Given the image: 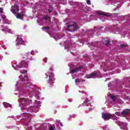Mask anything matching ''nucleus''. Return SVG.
Masks as SVG:
<instances>
[{
    "instance_id": "nucleus-1",
    "label": "nucleus",
    "mask_w": 130,
    "mask_h": 130,
    "mask_svg": "<svg viewBox=\"0 0 130 130\" xmlns=\"http://www.w3.org/2000/svg\"><path fill=\"white\" fill-rule=\"evenodd\" d=\"M47 76H49V79L47 81V86L48 87H53L52 83L55 81V78H54V74L52 72H48Z\"/></svg>"
},
{
    "instance_id": "nucleus-2",
    "label": "nucleus",
    "mask_w": 130,
    "mask_h": 130,
    "mask_svg": "<svg viewBox=\"0 0 130 130\" xmlns=\"http://www.w3.org/2000/svg\"><path fill=\"white\" fill-rule=\"evenodd\" d=\"M31 54H32L31 52H27L24 53L22 55V59H24V61H27V64H30L32 62V58H30V56Z\"/></svg>"
},
{
    "instance_id": "nucleus-3",
    "label": "nucleus",
    "mask_w": 130,
    "mask_h": 130,
    "mask_svg": "<svg viewBox=\"0 0 130 130\" xmlns=\"http://www.w3.org/2000/svg\"><path fill=\"white\" fill-rule=\"evenodd\" d=\"M78 24L75 22H73L72 24L68 25L67 26V30L69 32H74L78 30Z\"/></svg>"
},
{
    "instance_id": "nucleus-4",
    "label": "nucleus",
    "mask_w": 130,
    "mask_h": 130,
    "mask_svg": "<svg viewBox=\"0 0 130 130\" xmlns=\"http://www.w3.org/2000/svg\"><path fill=\"white\" fill-rule=\"evenodd\" d=\"M102 116L104 120H109V119H113V117H114V115L109 113H103Z\"/></svg>"
},
{
    "instance_id": "nucleus-5",
    "label": "nucleus",
    "mask_w": 130,
    "mask_h": 130,
    "mask_svg": "<svg viewBox=\"0 0 130 130\" xmlns=\"http://www.w3.org/2000/svg\"><path fill=\"white\" fill-rule=\"evenodd\" d=\"M28 65L29 64L27 63V61H24L23 60L22 61H21L20 63H19L18 64H17L16 67L17 69H22L23 67H24V68H27V67H28Z\"/></svg>"
},
{
    "instance_id": "nucleus-6",
    "label": "nucleus",
    "mask_w": 130,
    "mask_h": 130,
    "mask_svg": "<svg viewBox=\"0 0 130 130\" xmlns=\"http://www.w3.org/2000/svg\"><path fill=\"white\" fill-rule=\"evenodd\" d=\"M19 6L16 4H14L13 6L11 7V12L13 13L14 15L17 14L18 12H19Z\"/></svg>"
},
{
    "instance_id": "nucleus-7",
    "label": "nucleus",
    "mask_w": 130,
    "mask_h": 130,
    "mask_svg": "<svg viewBox=\"0 0 130 130\" xmlns=\"http://www.w3.org/2000/svg\"><path fill=\"white\" fill-rule=\"evenodd\" d=\"M98 75V73L96 72V71H94L93 72H92L89 75H86V79H94V78H96Z\"/></svg>"
},
{
    "instance_id": "nucleus-8",
    "label": "nucleus",
    "mask_w": 130,
    "mask_h": 130,
    "mask_svg": "<svg viewBox=\"0 0 130 130\" xmlns=\"http://www.w3.org/2000/svg\"><path fill=\"white\" fill-rule=\"evenodd\" d=\"M16 42V45H25V41H24V40H23V39H22L21 38H17Z\"/></svg>"
},
{
    "instance_id": "nucleus-9",
    "label": "nucleus",
    "mask_w": 130,
    "mask_h": 130,
    "mask_svg": "<svg viewBox=\"0 0 130 130\" xmlns=\"http://www.w3.org/2000/svg\"><path fill=\"white\" fill-rule=\"evenodd\" d=\"M84 68V67L83 66H80L79 67H77L73 70H72L70 72V74H75V73H77L78 71H81V70H82V69Z\"/></svg>"
},
{
    "instance_id": "nucleus-10",
    "label": "nucleus",
    "mask_w": 130,
    "mask_h": 130,
    "mask_svg": "<svg viewBox=\"0 0 130 130\" xmlns=\"http://www.w3.org/2000/svg\"><path fill=\"white\" fill-rule=\"evenodd\" d=\"M129 112H130V110L128 109H126L123 110L121 112V114L123 116H125L127 115V114H128V113H129Z\"/></svg>"
},
{
    "instance_id": "nucleus-11",
    "label": "nucleus",
    "mask_w": 130,
    "mask_h": 130,
    "mask_svg": "<svg viewBox=\"0 0 130 130\" xmlns=\"http://www.w3.org/2000/svg\"><path fill=\"white\" fill-rule=\"evenodd\" d=\"M17 19H20V20H23V17H24V13L23 12H20L18 13L16 16Z\"/></svg>"
},
{
    "instance_id": "nucleus-12",
    "label": "nucleus",
    "mask_w": 130,
    "mask_h": 130,
    "mask_svg": "<svg viewBox=\"0 0 130 130\" xmlns=\"http://www.w3.org/2000/svg\"><path fill=\"white\" fill-rule=\"evenodd\" d=\"M19 79H22L21 82H26V81H28V76H27L23 77V75H21V76H19Z\"/></svg>"
},
{
    "instance_id": "nucleus-13",
    "label": "nucleus",
    "mask_w": 130,
    "mask_h": 130,
    "mask_svg": "<svg viewBox=\"0 0 130 130\" xmlns=\"http://www.w3.org/2000/svg\"><path fill=\"white\" fill-rule=\"evenodd\" d=\"M84 104H85L86 106H89V105H90V100H89V99H85L84 101Z\"/></svg>"
},
{
    "instance_id": "nucleus-14",
    "label": "nucleus",
    "mask_w": 130,
    "mask_h": 130,
    "mask_svg": "<svg viewBox=\"0 0 130 130\" xmlns=\"http://www.w3.org/2000/svg\"><path fill=\"white\" fill-rule=\"evenodd\" d=\"M97 13L102 16H106V17H109V15L104 13L102 11H98Z\"/></svg>"
},
{
    "instance_id": "nucleus-15",
    "label": "nucleus",
    "mask_w": 130,
    "mask_h": 130,
    "mask_svg": "<svg viewBox=\"0 0 130 130\" xmlns=\"http://www.w3.org/2000/svg\"><path fill=\"white\" fill-rule=\"evenodd\" d=\"M43 19L44 20H48L49 21H50V20H51V18H50V17H49L47 15H45L43 17Z\"/></svg>"
},
{
    "instance_id": "nucleus-16",
    "label": "nucleus",
    "mask_w": 130,
    "mask_h": 130,
    "mask_svg": "<svg viewBox=\"0 0 130 130\" xmlns=\"http://www.w3.org/2000/svg\"><path fill=\"white\" fill-rule=\"evenodd\" d=\"M109 43H110V41H109V40H106L104 42V44H105V45H109Z\"/></svg>"
},
{
    "instance_id": "nucleus-17",
    "label": "nucleus",
    "mask_w": 130,
    "mask_h": 130,
    "mask_svg": "<svg viewBox=\"0 0 130 130\" xmlns=\"http://www.w3.org/2000/svg\"><path fill=\"white\" fill-rule=\"evenodd\" d=\"M19 101H21L22 103H23V102H27V100H26V99L25 98H23V99H20L19 100Z\"/></svg>"
},
{
    "instance_id": "nucleus-18",
    "label": "nucleus",
    "mask_w": 130,
    "mask_h": 130,
    "mask_svg": "<svg viewBox=\"0 0 130 130\" xmlns=\"http://www.w3.org/2000/svg\"><path fill=\"white\" fill-rule=\"evenodd\" d=\"M20 73H21V74H22L23 75H25V74H27V71H26V70H21L20 71Z\"/></svg>"
},
{
    "instance_id": "nucleus-19",
    "label": "nucleus",
    "mask_w": 130,
    "mask_h": 130,
    "mask_svg": "<svg viewBox=\"0 0 130 130\" xmlns=\"http://www.w3.org/2000/svg\"><path fill=\"white\" fill-rule=\"evenodd\" d=\"M13 68H14V70H16V71H18V67H17V64H14L13 65Z\"/></svg>"
},
{
    "instance_id": "nucleus-20",
    "label": "nucleus",
    "mask_w": 130,
    "mask_h": 130,
    "mask_svg": "<svg viewBox=\"0 0 130 130\" xmlns=\"http://www.w3.org/2000/svg\"><path fill=\"white\" fill-rule=\"evenodd\" d=\"M48 11H49V13H52V11H53V8H50L49 9H48Z\"/></svg>"
},
{
    "instance_id": "nucleus-21",
    "label": "nucleus",
    "mask_w": 130,
    "mask_h": 130,
    "mask_svg": "<svg viewBox=\"0 0 130 130\" xmlns=\"http://www.w3.org/2000/svg\"><path fill=\"white\" fill-rule=\"evenodd\" d=\"M80 82H82V80L81 79H75V83H80Z\"/></svg>"
},
{
    "instance_id": "nucleus-22",
    "label": "nucleus",
    "mask_w": 130,
    "mask_h": 130,
    "mask_svg": "<svg viewBox=\"0 0 130 130\" xmlns=\"http://www.w3.org/2000/svg\"><path fill=\"white\" fill-rule=\"evenodd\" d=\"M86 4L87 5H91V1L90 0H86Z\"/></svg>"
},
{
    "instance_id": "nucleus-23",
    "label": "nucleus",
    "mask_w": 130,
    "mask_h": 130,
    "mask_svg": "<svg viewBox=\"0 0 130 130\" xmlns=\"http://www.w3.org/2000/svg\"><path fill=\"white\" fill-rule=\"evenodd\" d=\"M121 47H122V48H124V47H126V45H125L124 44H122L120 45Z\"/></svg>"
},
{
    "instance_id": "nucleus-24",
    "label": "nucleus",
    "mask_w": 130,
    "mask_h": 130,
    "mask_svg": "<svg viewBox=\"0 0 130 130\" xmlns=\"http://www.w3.org/2000/svg\"><path fill=\"white\" fill-rule=\"evenodd\" d=\"M111 99L112 100H113V101H115V96H114V95H111Z\"/></svg>"
},
{
    "instance_id": "nucleus-25",
    "label": "nucleus",
    "mask_w": 130,
    "mask_h": 130,
    "mask_svg": "<svg viewBox=\"0 0 130 130\" xmlns=\"http://www.w3.org/2000/svg\"><path fill=\"white\" fill-rule=\"evenodd\" d=\"M2 18L3 20H6V19L7 18V16L5 15H2Z\"/></svg>"
},
{
    "instance_id": "nucleus-26",
    "label": "nucleus",
    "mask_w": 130,
    "mask_h": 130,
    "mask_svg": "<svg viewBox=\"0 0 130 130\" xmlns=\"http://www.w3.org/2000/svg\"><path fill=\"white\" fill-rule=\"evenodd\" d=\"M58 126H63L62 123L59 122H58Z\"/></svg>"
},
{
    "instance_id": "nucleus-27",
    "label": "nucleus",
    "mask_w": 130,
    "mask_h": 130,
    "mask_svg": "<svg viewBox=\"0 0 130 130\" xmlns=\"http://www.w3.org/2000/svg\"><path fill=\"white\" fill-rule=\"evenodd\" d=\"M50 130H54V127L52 126L50 127Z\"/></svg>"
},
{
    "instance_id": "nucleus-28",
    "label": "nucleus",
    "mask_w": 130,
    "mask_h": 130,
    "mask_svg": "<svg viewBox=\"0 0 130 130\" xmlns=\"http://www.w3.org/2000/svg\"><path fill=\"white\" fill-rule=\"evenodd\" d=\"M3 11H4V8H0V13H3Z\"/></svg>"
},
{
    "instance_id": "nucleus-29",
    "label": "nucleus",
    "mask_w": 130,
    "mask_h": 130,
    "mask_svg": "<svg viewBox=\"0 0 130 130\" xmlns=\"http://www.w3.org/2000/svg\"><path fill=\"white\" fill-rule=\"evenodd\" d=\"M43 29H49V27H48V26L43 27Z\"/></svg>"
},
{
    "instance_id": "nucleus-30",
    "label": "nucleus",
    "mask_w": 130,
    "mask_h": 130,
    "mask_svg": "<svg viewBox=\"0 0 130 130\" xmlns=\"http://www.w3.org/2000/svg\"><path fill=\"white\" fill-rule=\"evenodd\" d=\"M116 115H117L118 116V115H119V113H118V112H116L115 113Z\"/></svg>"
},
{
    "instance_id": "nucleus-31",
    "label": "nucleus",
    "mask_w": 130,
    "mask_h": 130,
    "mask_svg": "<svg viewBox=\"0 0 130 130\" xmlns=\"http://www.w3.org/2000/svg\"><path fill=\"white\" fill-rule=\"evenodd\" d=\"M49 71H53V69H52V68H50V69H49Z\"/></svg>"
},
{
    "instance_id": "nucleus-32",
    "label": "nucleus",
    "mask_w": 130,
    "mask_h": 130,
    "mask_svg": "<svg viewBox=\"0 0 130 130\" xmlns=\"http://www.w3.org/2000/svg\"><path fill=\"white\" fill-rule=\"evenodd\" d=\"M120 125H122V124H123V122H120Z\"/></svg>"
},
{
    "instance_id": "nucleus-33",
    "label": "nucleus",
    "mask_w": 130,
    "mask_h": 130,
    "mask_svg": "<svg viewBox=\"0 0 130 130\" xmlns=\"http://www.w3.org/2000/svg\"><path fill=\"white\" fill-rule=\"evenodd\" d=\"M26 84V85H25V87H28V83L27 84V83H25Z\"/></svg>"
},
{
    "instance_id": "nucleus-34",
    "label": "nucleus",
    "mask_w": 130,
    "mask_h": 130,
    "mask_svg": "<svg viewBox=\"0 0 130 130\" xmlns=\"http://www.w3.org/2000/svg\"><path fill=\"white\" fill-rule=\"evenodd\" d=\"M102 29H103V26L101 27Z\"/></svg>"
},
{
    "instance_id": "nucleus-35",
    "label": "nucleus",
    "mask_w": 130,
    "mask_h": 130,
    "mask_svg": "<svg viewBox=\"0 0 130 130\" xmlns=\"http://www.w3.org/2000/svg\"><path fill=\"white\" fill-rule=\"evenodd\" d=\"M114 15H118V14H114Z\"/></svg>"
},
{
    "instance_id": "nucleus-36",
    "label": "nucleus",
    "mask_w": 130,
    "mask_h": 130,
    "mask_svg": "<svg viewBox=\"0 0 130 130\" xmlns=\"http://www.w3.org/2000/svg\"><path fill=\"white\" fill-rule=\"evenodd\" d=\"M44 126H47V125H45Z\"/></svg>"
},
{
    "instance_id": "nucleus-37",
    "label": "nucleus",
    "mask_w": 130,
    "mask_h": 130,
    "mask_svg": "<svg viewBox=\"0 0 130 130\" xmlns=\"http://www.w3.org/2000/svg\"><path fill=\"white\" fill-rule=\"evenodd\" d=\"M45 62H46V61H45Z\"/></svg>"
},
{
    "instance_id": "nucleus-38",
    "label": "nucleus",
    "mask_w": 130,
    "mask_h": 130,
    "mask_svg": "<svg viewBox=\"0 0 130 130\" xmlns=\"http://www.w3.org/2000/svg\"><path fill=\"white\" fill-rule=\"evenodd\" d=\"M0 23H1V20H0Z\"/></svg>"
}]
</instances>
